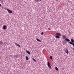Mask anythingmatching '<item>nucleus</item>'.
Listing matches in <instances>:
<instances>
[{
	"label": "nucleus",
	"mask_w": 74,
	"mask_h": 74,
	"mask_svg": "<svg viewBox=\"0 0 74 74\" xmlns=\"http://www.w3.org/2000/svg\"><path fill=\"white\" fill-rule=\"evenodd\" d=\"M48 30H51V28H48Z\"/></svg>",
	"instance_id": "obj_18"
},
{
	"label": "nucleus",
	"mask_w": 74,
	"mask_h": 74,
	"mask_svg": "<svg viewBox=\"0 0 74 74\" xmlns=\"http://www.w3.org/2000/svg\"><path fill=\"white\" fill-rule=\"evenodd\" d=\"M7 26H6L5 25H4L3 26V29H4V30H5V29H6V28H7Z\"/></svg>",
	"instance_id": "obj_4"
},
{
	"label": "nucleus",
	"mask_w": 74,
	"mask_h": 74,
	"mask_svg": "<svg viewBox=\"0 0 74 74\" xmlns=\"http://www.w3.org/2000/svg\"><path fill=\"white\" fill-rule=\"evenodd\" d=\"M1 6V3H0V7Z\"/></svg>",
	"instance_id": "obj_19"
},
{
	"label": "nucleus",
	"mask_w": 74,
	"mask_h": 74,
	"mask_svg": "<svg viewBox=\"0 0 74 74\" xmlns=\"http://www.w3.org/2000/svg\"><path fill=\"white\" fill-rule=\"evenodd\" d=\"M56 70L57 71H58V68L56 66Z\"/></svg>",
	"instance_id": "obj_13"
},
{
	"label": "nucleus",
	"mask_w": 74,
	"mask_h": 74,
	"mask_svg": "<svg viewBox=\"0 0 74 74\" xmlns=\"http://www.w3.org/2000/svg\"><path fill=\"white\" fill-rule=\"evenodd\" d=\"M26 60H29V58H28V57H27V56H26Z\"/></svg>",
	"instance_id": "obj_12"
},
{
	"label": "nucleus",
	"mask_w": 74,
	"mask_h": 74,
	"mask_svg": "<svg viewBox=\"0 0 74 74\" xmlns=\"http://www.w3.org/2000/svg\"><path fill=\"white\" fill-rule=\"evenodd\" d=\"M56 36H62L61 34L59 33L56 34Z\"/></svg>",
	"instance_id": "obj_3"
},
{
	"label": "nucleus",
	"mask_w": 74,
	"mask_h": 74,
	"mask_svg": "<svg viewBox=\"0 0 74 74\" xmlns=\"http://www.w3.org/2000/svg\"><path fill=\"white\" fill-rule=\"evenodd\" d=\"M15 45H16L17 46H18V47H21V46L20 45H19V44H17L16 43H15Z\"/></svg>",
	"instance_id": "obj_6"
},
{
	"label": "nucleus",
	"mask_w": 74,
	"mask_h": 74,
	"mask_svg": "<svg viewBox=\"0 0 74 74\" xmlns=\"http://www.w3.org/2000/svg\"><path fill=\"white\" fill-rule=\"evenodd\" d=\"M65 40L66 41H69V42L70 41V40H69V39L67 38H66Z\"/></svg>",
	"instance_id": "obj_7"
},
{
	"label": "nucleus",
	"mask_w": 74,
	"mask_h": 74,
	"mask_svg": "<svg viewBox=\"0 0 74 74\" xmlns=\"http://www.w3.org/2000/svg\"><path fill=\"white\" fill-rule=\"evenodd\" d=\"M3 44V42L0 41V45H2Z\"/></svg>",
	"instance_id": "obj_14"
},
{
	"label": "nucleus",
	"mask_w": 74,
	"mask_h": 74,
	"mask_svg": "<svg viewBox=\"0 0 74 74\" xmlns=\"http://www.w3.org/2000/svg\"><path fill=\"white\" fill-rule=\"evenodd\" d=\"M41 35H43V34H44V33L43 32H42L41 33Z\"/></svg>",
	"instance_id": "obj_16"
},
{
	"label": "nucleus",
	"mask_w": 74,
	"mask_h": 74,
	"mask_svg": "<svg viewBox=\"0 0 74 74\" xmlns=\"http://www.w3.org/2000/svg\"><path fill=\"white\" fill-rule=\"evenodd\" d=\"M6 10L10 14H12V10H11L8 9H6Z\"/></svg>",
	"instance_id": "obj_2"
},
{
	"label": "nucleus",
	"mask_w": 74,
	"mask_h": 74,
	"mask_svg": "<svg viewBox=\"0 0 74 74\" xmlns=\"http://www.w3.org/2000/svg\"><path fill=\"white\" fill-rule=\"evenodd\" d=\"M65 52L67 54H68V53H69V51L68 50V49H66Z\"/></svg>",
	"instance_id": "obj_5"
},
{
	"label": "nucleus",
	"mask_w": 74,
	"mask_h": 74,
	"mask_svg": "<svg viewBox=\"0 0 74 74\" xmlns=\"http://www.w3.org/2000/svg\"><path fill=\"white\" fill-rule=\"evenodd\" d=\"M56 37L57 38H60V36H59L57 35L56 36Z\"/></svg>",
	"instance_id": "obj_8"
},
{
	"label": "nucleus",
	"mask_w": 74,
	"mask_h": 74,
	"mask_svg": "<svg viewBox=\"0 0 74 74\" xmlns=\"http://www.w3.org/2000/svg\"><path fill=\"white\" fill-rule=\"evenodd\" d=\"M26 51L27 52V53L29 54V55H30L31 53H30L29 52V51H28L27 50Z\"/></svg>",
	"instance_id": "obj_9"
},
{
	"label": "nucleus",
	"mask_w": 74,
	"mask_h": 74,
	"mask_svg": "<svg viewBox=\"0 0 74 74\" xmlns=\"http://www.w3.org/2000/svg\"><path fill=\"white\" fill-rule=\"evenodd\" d=\"M40 1H41L42 0H40Z\"/></svg>",
	"instance_id": "obj_21"
},
{
	"label": "nucleus",
	"mask_w": 74,
	"mask_h": 74,
	"mask_svg": "<svg viewBox=\"0 0 74 74\" xmlns=\"http://www.w3.org/2000/svg\"><path fill=\"white\" fill-rule=\"evenodd\" d=\"M50 59H52V56H50Z\"/></svg>",
	"instance_id": "obj_17"
},
{
	"label": "nucleus",
	"mask_w": 74,
	"mask_h": 74,
	"mask_svg": "<svg viewBox=\"0 0 74 74\" xmlns=\"http://www.w3.org/2000/svg\"><path fill=\"white\" fill-rule=\"evenodd\" d=\"M36 40L38 41H39V42H41V41L40 40L36 38Z\"/></svg>",
	"instance_id": "obj_11"
},
{
	"label": "nucleus",
	"mask_w": 74,
	"mask_h": 74,
	"mask_svg": "<svg viewBox=\"0 0 74 74\" xmlns=\"http://www.w3.org/2000/svg\"><path fill=\"white\" fill-rule=\"evenodd\" d=\"M1 0H0V1H1Z\"/></svg>",
	"instance_id": "obj_22"
},
{
	"label": "nucleus",
	"mask_w": 74,
	"mask_h": 74,
	"mask_svg": "<svg viewBox=\"0 0 74 74\" xmlns=\"http://www.w3.org/2000/svg\"><path fill=\"white\" fill-rule=\"evenodd\" d=\"M33 60H34V61L35 62H37L36 60H35L34 58H33Z\"/></svg>",
	"instance_id": "obj_15"
},
{
	"label": "nucleus",
	"mask_w": 74,
	"mask_h": 74,
	"mask_svg": "<svg viewBox=\"0 0 74 74\" xmlns=\"http://www.w3.org/2000/svg\"><path fill=\"white\" fill-rule=\"evenodd\" d=\"M73 49V51H74V49Z\"/></svg>",
	"instance_id": "obj_20"
},
{
	"label": "nucleus",
	"mask_w": 74,
	"mask_h": 74,
	"mask_svg": "<svg viewBox=\"0 0 74 74\" xmlns=\"http://www.w3.org/2000/svg\"><path fill=\"white\" fill-rule=\"evenodd\" d=\"M47 66H48L49 68H50V69H51V66L50 65V63L49 62H47Z\"/></svg>",
	"instance_id": "obj_1"
},
{
	"label": "nucleus",
	"mask_w": 74,
	"mask_h": 74,
	"mask_svg": "<svg viewBox=\"0 0 74 74\" xmlns=\"http://www.w3.org/2000/svg\"><path fill=\"white\" fill-rule=\"evenodd\" d=\"M62 38L64 39L66 38V37H65V35H63V36H62Z\"/></svg>",
	"instance_id": "obj_10"
}]
</instances>
